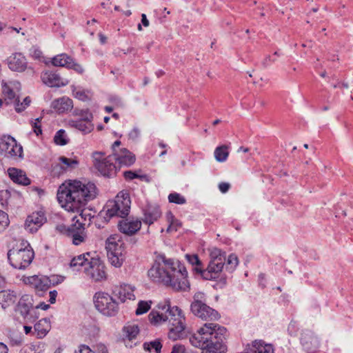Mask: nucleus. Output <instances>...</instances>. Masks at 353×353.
I'll return each instance as SVG.
<instances>
[{
	"label": "nucleus",
	"mask_w": 353,
	"mask_h": 353,
	"mask_svg": "<svg viewBox=\"0 0 353 353\" xmlns=\"http://www.w3.org/2000/svg\"><path fill=\"white\" fill-rule=\"evenodd\" d=\"M51 107L59 114L64 113L72 109L73 102L71 99L63 97L54 100L52 103Z\"/></svg>",
	"instance_id": "a878e982"
},
{
	"label": "nucleus",
	"mask_w": 353,
	"mask_h": 353,
	"mask_svg": "<svg viewBox=\"0 0 353 353\" xmlns=\"http://www.w3.org/2000/svg\"><path fill=\"white\" fill-rule=\"evenodd\" d=\"M112 156L116 165H118L119 167L130 166L136 160L135 155L125 148L119 149V152L112 154Z\"/></svg>",
	"instance_id": "f3484780"
},
{
	"label": "nucleus",
	"mask_w": 353,
	"mask_h": 353,
	"mask_svg": "<svg viewBox=\"0 0 353 353\" xmlns=\"http://www.w3.org/2000/svg\"><path fill=\"white\" fill-rule=\"evenodd\" d=\"M10 198V192L8 190L0 191V204L3 207L8 204V200Z\"/></svg>",
	"instance_id": "de8ad7c7"
},
{
	"label": "nucleus",
	"mask_w": 353,
	"mask_h": 353,
	"mask_svg": "<svg viewBox=\"0 0 353 353\" xmlns=\"http://www.w3.org/2000/svg\"><path fill=\"white\" fill-rule=\"evenodd\" d=\"M88 266L84 268L86 275L93 281H101L107 278V273L104 263L97 258L91 257Z\"/></svg>",
	"instance_id": "ddd939ff"
},
{
	"label": "nucleus",
	"mask_w": 353,
	"mask_h": 353,
	"mask_svg": "<svg viewBox=\"0 0 353 353\" xmlns=\"http://www.w3.org/2000/svg\"><path fill=\"white\" fill-rule=\"evenodd\" d=\"M123 336L129 341L135 339L139 332V329L137 325L128 324L123 328Z\"/></svg>",
	"instance_id": "f704fd0d"
},
{
	"label": "nucleus",
	"mask_w": 353,
	"mask_h": 353,
	"mask_svg": "<svg viewBox=\"0 0 353 353\" xmlns=\"http://www.w3.org/2000/svg\"><path fill=\"white\" fill-rule=\"evenodd\" d=\"M152 303L151 301H139L135 314L137 315H141L146 313L150 309Z\"/></svg>",
	"instance_id": "58836bf2"
},
{
	"label": "nucleus",
	"mask_w": 353,
	"mask_h": 353,
	"mask_svg": "<svg viewBox=\"0 0 353 353\" xmlns=\"http://www.w3.org/2000/svg\"><path fill=\"white\" fill-rule=\"evenodd\" d=\"M71 125L84 134L90 133L94 128V125L91 121L81 119L72 121Z\"/></svg>",
	"instance_id": "473e14b6"
},
{
	"label": "nucleus",
	"mask_w": 353,
	"mask_h": 353,
	"mask_svg": "<svg viewBox=\"0 0 353 353\" xmlns=\"http://www.w3.org/2000/svg\"><path fill=\"white\" fill-rule=\"evenodd\" d=\"M121 141L117 140L114 142V143L112 145V154H115L116 152L119 151V146L121 145Z\"/></svg>",
	"instance_id": "e2e57ef3"
},
{
	"label": "nucleus",
	"mask_w": 353,
	"mask_h": 353,
	"mask_svg": "<svg viewBox=\"0 0 353 353\" xmlns=\"http://www.w3.org/2000/svg\"><path fill=\"white\" fill-rule=\"evenodd\" d=\"M118 227L122 233L132 236L141 229V222L138 219L132 221L128 219L122 220L119 221Z\"/></svg>",
	"instance_id": "412c9836"
},
{
	"label": "nucleus",
	"mask_w": 353,
	"mask_h": 353,
	"mask_svg": "<svg viewBox=\"0 0 353 353\" xmlns=\"http://www.w3.org/2000/svg\"><path fill=\"white\" fill-rule=\"evenodd\" d=\"M167 218L168 221L170 222V225L167 229L168 232L172 231H176L178 228L181 226V223L179 220L174 219V215L172 214V212H168L167 214Z\"/></svg>",
	"instance_id": "a19ab883"
},
{
	"label": "nucleus",
	"mask_w": 353,
	"mask_h": 353,
	"mask_svg": "<svg viewBox=\"0 0 353 353\" xmlns=\"http://www.w3.org/2000/svg\"><path fill=\"white\" fill-rule=\"evenodd\" d=\"M50 305L45 303H41L37 306H36L35 309H41L43 310H46L49 308Z\"/></svg>",
	"instance_id": "774afa93"
},
{
	"label": "nucleus",
	"mask_w": 353,
	"mask_h": 353,
	"mask_svg": "<svg viewBox=\"0 0 353 353\" xmlns=\"http://www.w3.org/2000/svg\"><path fill=\"white\" fill-rule=\"evenodd\" d=\"M23 243L21 248H12L8 252V259L10 265L19 270L26 269L34 259V252L28 243Z\"/></svg>",
	"instance_id": "39448f33"
},
{
	"label": "nucleus",
	"mask_w": 353,
	"mask_h": 353,
	"mask_svg": "<svg viewBox=\"0 0 353 353\" xmlns=\"http://www.w3.org/2000/svg\"><path fill=\"white\" fill-rule=\"evenodd\" d=\"M72 57L68 54L63 53L54 57L52 59V64L56 67H65L68 68L72 60Z\"/></svg>",
	"instance_id": "72a5a7b5"
},
{
	"label": "nucleus",
	"mask_w": 353,
	"mask_h": 353,
	"mask_svg": "<svg viewBox=\"0 0 353 353\" xmlns=\"http://www.w3.org/2000/svg\"><path fill=\"white\" fill-rule=\"evenodd\" d=\"M186 258L188 261V262L192 264L193 266H195L193 270H194V268L198 267H203L201 261L199 260L197 255H186Z\"/></svg>",
	"instance_id": "09e8293b"
},
{
	"label": "nucleus",
	"mask_w": 353,
	"mask_h": 353,
	"mask_svg": "<svg viewBox=\"0 0 353 353\" xmlns=\"http://www.w3.org/2000/svg\"><path fill=\"white\" fill-rule=\"evenodd\" d=\"M274 61H275V60L272 59L271 57L269 55V56H267L263 59V61H262V65L264 68H267L268 66H269L270 62H274Z\"/></svg>",
	"instance_id": "338daca9"
},
{
	"label": "nucleus",
	"mask_w": 353,
	"mask_h": 353,
	"mask_svg": "<svg viewBox=\"0 0 353 353\" xmlns=\"http://www.w3.org/2000/svg\"><path fill=\"white\" fill-rule=\"evenodd\" d=\"M8 172L10 179L16 183L23 185H28L30 183V180L21 170L10 168L8 170Z\"/></svg>",
	"instance_id": "cd10ccee"
},
{
	"label": "nucleus",
	"mask_w": 353,
	"mask_h": 353,
	"mask_svg": "<svg viewBox=\"0 0 353 353\" xmlns=\"http://www.w3.org/2000/svg\"><path fill=\"white\" fill-rule=\"evenodd\" d=\"M185 321L168 324V336L172 341L182 340L188 337Z\"/></svg>",
	"instance_id": "dca6fc26"
},
{
	"label": "nucleus",
	"mask_w": 353,
	"mask_h": 353,
	"mask_svg": "<svg viewBox=\"0 0 353 353\" xmlns=\"http://www.w3.org/2000/svg\"><path fill=\"white\" fill-rule=\"evenodd\" d=\"M75 353H94V352L87 345H81L79 346V350Z\"/></svg>",
	"instance_id": "bf43d9fd"
},
{
	"label": "nucleus",
	"mask_w": 353,
	"mask_h": 353,
	"mask_svg": "<svg viewBox=\"0 0 353 353\" xmlns=\"http://www.w3.org/2000/svg\"><path fill=\"white\" fill-rule=\"evenodd\" d=\"M25 282L38 291H45L50 287V281L47 276L34 275L27 277Z\"/></svg>",
	"instance_id": "4be33fe9"
},
{
	"label": "nucleus",
	"mask_w": 353,
	"mask_h": 353,
	"mask_svg": "<svg viewBox=\"0 0 353 353\" xmlns=\"http://www.w3.org/2000/svg\"><path fill=\"white\" fill-rule=\"evenodd\" d=\"M54 141L57 145H65L68 141L64 130H59L54 137Z\"/></svg>",
	"instance_id": "37998d69"
},
{
	"label": "nucleus",
	"mask_w": 353,
	"mask_h": 353,
	"mask_svg": "<svg viewBox=\"0 0 353 353\" xmlns=\"http://www.w3.org/2000/svg\"><path fill=\"white\" fill-rule=\"evenodd\" d=\"M41 80L46 85L50 87H61L68 83L58 74L52 71H46L41 74Z\"/></svg>",
	"instance_id": "aec40b11"
},
{
	"label": "nucleus",
	"mask_w": 353,
	"mask_h": 353,
	"mask_svg": "<svg viewBox=\"0 0 353 353\" xmlns=\"http://www.w3.org/2000/svg\"><path fill=\"white\" fill-rule=\"evenodd\" d=\"M190 309L196 316L205 321H214L220 317L215 310L206 304L205 295L201 292L194 294Z\"/></svg>",
	"instance_id": "423d86ee"
},
{
	"label": "nucleus",
	"mask_w": 353,
	"mask_h": 353,
	"mask_svg": "<svg viewBox=\"0 0 353 353\" xmlns=\"http://www.w3.org/2000/svg\"><path fill=\"white\" fill-rule=\"evenodd\" d=\"M73 223L70 226L59 224L55 227V231L72 238V243L78 245L84 242L87 235L85 230V223H83L77 216L72 218Z\"/></svg>",
	"instance_id": "6e6552de"
},
{
	"label": "nucleus",
	"mask_w": 353,
	"mask_h": 353,
	"mask_svg": "<svg viewBox=\"0 0 353 353\" xmlns=\"http://www.w3.org/2000/svg\"><path fill=\"white\" fill-rule=\"evenodd\" d=\"M143 222L151 225L161 216V212L157 205L148 204L143 210Z\"/></svg>",
	"instance_id": "393cba45"
},
{
	"label": "nucleus",
	"mask_w": 353,
	"mask_h": 353,
	"mask_svg": "<svg viewBox=\"0 0 353 353\" xmlns=\"http://www.w3.org/2000/svg\"><path fill=\"white\" fill-rule=\"evenodd\" d=\"M32 129L37 135L41 134V128L40 125V119L37 118L32 123Z\"/></svg>",
	"instance_id": "603ef678"
},
{
	"label": "nucleus",
	"mask_w": 353,
	"mask_h": 353,
	"mask_svg": "<svg viewBox=\"0 0 353 353\" xmlns=\"http://www.w3.org/2000/svg\"><path fill=\"white\" fill-rule=\"evenodd\" d=\"M90 258L89 252L75 256L70 262V268H73L74 270L77 271H79L81 267H84L85 268L88 266L87 263L90 261Z\"/></svg>",
	"instance_id": "7c9ffc66"
},
{
	"label": "nucleus",
	"mask_w": 353,
	"mask_h": 353,
	"mask_svg": "<svg viewBox=\"0 0 353 353\" xmlns=\"http://www.w3.org/2000/svg\"><path fill=\"white\" fill-rule=\"evenodd\" d=\"M106 250L110 263L116 268L121 267L124 261L123 243L117 242L114 237L110 236L106 241Z\"/></svg>",
	"instance_id": "9d476101"
},
{
	"label": "nucleus",
	"mask_w": 353,
	"mask_h": 353,
	"mask_svg": "<svg viewBox=\"0 0 353 353\" xmlns=\"http://www.w3.org/2000/svg\"><path fill=\"white\" fill-rule=\"evenodd\" d=\"M238 263H239V260H238L237 256L234 254H231L228 256V257L227 259V262H226V263H225V270H228V272H231L236 268Z\"/></svg>",
	"instance_id": "79ce46f5"
},
{
	"label": "nucleus",
	"mask_w": 353,
	"mask_h": 353,
	"mask_svg": "<svg viewBox=\"0 0 353 353\" xmlns=\"http://www.w3.org/2000/svg\"><path fill=\"white\" fill-rule=\"evenodd\" d=\"M97 353H108L107 347L103 344H98L97 345Z\"/></svg>",
	"instance_id": "0e129e2a"
},
{
	"label": "nucleus",
	"mask_w": 353,
	"mask_h": 353,
	"mask_svg": "<svg viewBox=\"0 0 353 353\" xmlns=\"http://www.w3.org/2000/svg\"><path fill=\"white\" fill-rule=\"evenodd\" d=\"M74 96L76 98L83 101H85L88 99L87 95L83 91H77L74 93Z\"/></svg>",
	"instance_id": "680f3d73"
},
{
	"label": "nucleus",
	"mask_w": 353,
	"mask_h": 353,
	"mask_svg": "<svg viewBox=\"0 0 353 353\" xmlns=\"http://www.w3.org/2000/svg\"><path fill=\"white\" fill-rule=\"evenodd\" d=\"M131 201L129 194L126 191H121L114 200H109L105 207V219L113 217L124 218L129 214Z\"/></svg>",
	"instance_id": "20e7f679"
},
{
	"label": "nucleus",
	"mask_w": 353,
	"mask_h": 353,
	"mask_svg": "<svg viewBox=\"0 0 353 353\" xmlns=\"http://www.w3.org/2000/svg\"><path fill=\"white\" fill-rule=\"evenodd\" d=\"M168 200L169 202L176 204H184L186 202L185 197L176 192L170 194L168 196Z\"/></svg>",
	"instance_id": "a18cd8bd"
},
{
	"label": "nucleus",
	"mask_w": 353,
	"mask_h": 353,
	"mask_svg": "<svg viewBox=\"0 0 353 353\" xmlns=\"http://www.w3.org/2000/svg\"><path fill=\"white\" fill-rule=\"evenodd\" d=\"M51 327L50 322L47 319L39 320L34 326V332L37 338H43L50 331Z\"/></svg>",
	"instance_id": "c756f323"
},
{
	"label": "nucleus",
	"mask_w": 353,
	"mask_h": 353,
	"mask_svg": "<svg viewBox=\"0 0 353 353\" xmlns=\"http://www.w3.org/2000/svg\"><path fill=\"white\" fill-rule=\"evenodd\" d=\"M214 154L217 161L224 162L227 160L229 155L228 147L225 145L219 146L215 149Z\"/></svg>",
	"instance_id": "e433bc0d"
},
{
	"label": "nucleus",
	"mask_w": 353,
	"mask_h": 353,
	"mask_svg": "<svg viewBox=\"0 0 353 353\" xmlns=\"http://www.w3.org/2000/svg\"><path fill=\"white\" fill-rule=\"evenodd\" d=\"M8 68L15 72H23L27 68L26 57L19 52L12 54L7 59Z\"/></svg>",
	"instance_id": "a211bd4d"
},
{
	"label": "nucleus",
	"mask_w": 353,
	"mask_h": 353,
	"mask_svg": "<svg viewBox=\"0 0 353 353\" xmlns=\"http://www.w3.org/2000/svg\"><path fill=\"white\" fill-rule=\"evenodd\" d=\"M227 330L225 327L218 328L215 333L214 339L212 340L203 350L202 353H226L227 347L224 344V340L226 339Z\"/></svg>",
	"instance_id": "2eb2a0df"
},
{
	"label": "nucleus",
	"mask_w": 353,
	"mask_h": 353,
	"mask_svg": "<svg viewBox=\"0 0 353 353\" xmlns=\"http://www.w3.org/2000/svg\"><path fill=\"white\" fill-rule=\"evenodd\" d=\"M105 154L101 152H94L92 154L94 164L101 174L105 176H111L116 173L117 165L112 155L104 158Z\"/></svg>",
	"instance_id": "9b49d317"
},
{
	"label": "nucleus",
	"mask_w": 353,
	"mask_h": 353,
	"mask_svg": "<svg viewBox=\"0 0 353 353\" xmlns=\"http://www.w3.org/2000/svg\"><path fill=\"white\" fill-rule=\"evenodd\" d=\"M163 310H167L168 322L169 323H176L185 321V317L183 314L182 310L177 306L171 307L169 302H164L161 306Z\"/></svg>",
	"instance_id": "6ab92c4d"
},
{
	"label": "nucleus",
	"mask_w": 353,
	"mask_h": 353,
	"mask_svg": "<svg viewBox=\"0 0 353 353\" xmlns=\"http://www.w3.org/2000/svg\"><path fill=\"white\" fill-rule=\"evenodd\" d=\"M93 299L95 307L103 315L114 316L118 313V303L108 293L98 292Z\"/></svg>",
	"instance_id": "1a4fd4ad"
},
{
	"label": "nucleus",
	"mask_w": 353,
	"mask_h": 353,
	"mask_svg": "<svg viewBox=\"0 0 353 353\" xmlns=\"http://www.w3.org/2000/svg\"><path fill=\"white\" fill-rule=\"evenodd\" d=\"M0 152L8 158H17L22 156L23 149L13 137L3 136L0 139Z\"/></svg>",
	"instance_id": "4468645a"
},
{
	"label": "nucleus",
	"mask_w": 353,
	"mask_h": 353,
	"mask_svg": "<svg viewBox=\"0 0 353 353\" xmlns=\"http://www.w3.org/2000/svg\"><path fill=\"white\" fill-rule=\"evenodd\" d=\"M140 136V130L138 128H134L128 134V137L132 141H137Z\"/></svg>",
	"instance_id": "5fc2aeb1"
},
{
	"label": "nucleus",
	"mask_w": 353,
	"mask_h": 353,
	"mask_svg": "<svg viewBox=\"0 0 353 353\" xmlns=\"http://www.w3.org/2000/svg\"><path fill=\"white\" fill-rule=\"evenodd\" d=\"M26 219L28 220V223H33L36 226H39V228L46 221V218L43 213L40 212L32 213L31 215L28 216Z\"/></svg>",
	"instance_id": "4c0bfd02"
},
{
	"label": "nucleus",
	"mask_w": 353,
	"mask_h": 353,
	"mask_svg": "<svg viewBox=\"0 0 353 353\" xmlns=\"http://www.w3.org/2000/svg\"><path fill=\"white\" fill-rule=\"evenodd\" d=\"M230 187V184L225 182L220 183L219 185V190L223 193L227 192L229 190Z\"/></svg>",
	"instance_id": "052dcab7"
},
{
	"label": "nucleus",
	"mask_w": 353,
	"mask_h": 353,
	"mask_svg": "<svg viewBox=\"0 0 353 353\" xmlns=\"http://www.w3.org/2000/svg\"><path fill=\"white\" fill-rule=\"evenodd\" d=\"M9 223L8 215L0 210V232H3L8 228Z\"/></svg>",
	"instance_id": "49530a36"
},
{
	"label": "nucleus",
	"mask_w": 353,
	"mask_h": 353,
	"mask_svg": "<svg viewBox=\"0 0 353 353\" xmlns=\"http://www.w3.org/2000/svg\"><path fill=\"white\" fill-rule=\"evenodd\" d=\"M16 310L27 323H32L38 318L36 310L33 309V298L31 295H23L18 302Z\"/></svg>",
	"instance_id": "f8f14e48"
},
{
	"label": "nucleus",
	"mask_w": 353,
	"mask_h": 353,
	"mask_svg": "<svg viewBox=\"0 0 353 353\" xmlns=\"http://www.w3.org/2000/svg\"><path fill=\"white\" fill-rule=\"evenodd\" d=\"M30 99L28 97L23 99L22 103H20L19 99H14V108L17 112H22L26 107L30 105Z\"/></svg>",
	"instance_id": "c03bdc74"
},
{
	"label": "nucleus",
	"mask_w": 353,
	"mask_h": 353,
	"mask_svg": "<svg viewBox=\"0 0 353 353\" xmlns=\"http://www.w3.org/2000/svg\"><path fill=\"white\" fill-rule=\"evenodd\" d=\"M67 68L72 69L79 74H82L84 72V69H83V66L81 65H80L79 63L75 62L73 60V59H72V60L70 63V65Z\"/></svg>",
	"instance_id": "8fccbe9b"
},
{
	"label": "nucleus",
	"mask_w": 353,
	"mask_h": 353,
	"mask_svg": "<svg viewBox=\"0 0 353 353\" xmlns=\"http://www.w3.org/2000/svg\"><path fill=\"white\" fill-rule=\"evenodd\" d=\"M223 326L214 323H205L200 327L196 333L193 334L189 339L190 343L195 347L203 350L212 339L218 328H223Z\"/></svg>",
	"instance_id": "0eeeda50"
},
{
	"label": "nucleus",
	"mask_w": 353,
	"mask_h": 353,
	"mask_svg": "<svg viewBox=\"0 0 353 353\" xmlns=\"http://www.w3.org/2000/svg\"><path fill=\"white\" fill-rule=\"evenodd\" d=\"M123 176L126 180H132L140 177L137 174L131 170L124 172Z\"/></svg>",
	"instance_id": "13d9d810"
},
{
	"label": "nucleus",
	"mask_w": 353,
	"mask_h": 353,
	"mask_svg": "<svg viewBox=\"0 0 353 353\" xmlns=\"http://www.w3.org/2000/svg\"><path fill=\"white\" fill-rule=\"evenodd\" d=\"M97 187L91 182L69 180L62 183L57 191V200L68 212H79L97 196Z\"/></svg>",
	"instance_id": "f03ea898"
},
{
	"label": "nucleus",
	"mask_w": 353,
	"mask_h": 353,
	"mask_svg": "<svg viewBox=\"0 0 353 353\" xmlns=\"http://www.w3.org/2000/svg\"><path fill=\"white\" fill-rule=\"evenodd\" d=\"M17 300V295L14 291L2 290L0 292V304L3 308L12 305Z\"/></svg>",
	"instance_id": "2f4dec72"
},
{
	"label": "nucleus",
	"mask_w": 353,
	"mask_h": 353,
	"mask_svg": "<svg viewBox=\"0 0 353 353\" xmlns=\"http://www.w3.org/2000/svg\"><path fill=\"white\" fill-rule=\"evenodd\" d=\"M59 163L54 165V170H55L56 168L59 169V170L57 172L58 174H61L64 172L72 170L75 168L79 164L77 160L74 159H69L65 157H60L59 158Z\"/></svg>",
	"instance_id": "bb28decb"
},
{
	"label": "nucleus",
	"mask_w": 353,
	"mask_h": 353,
	"mask_svg": "<svg viewBox=\"0 0 353 353\" xmlns=\"http://www.w3.org/2000/svg\"><path fill=\"white\" fill-rule=\"evenodd\" d=\"M113 293L121 302H124L127 299H134L135 297L134 294V288L131 285L127 284L116 286L114 289Z\"/></svg>",
	"instance_id": "b1692460"
},
{
	"label": "nucleus",
	"mask_w": 353,
	"mask_h": 353,
	"mask_svg": "<svg viewBox=\"0 0 353 353\" xmlns=\"http://www.w3.org/2000/svg\"><path fill=\"white\" fill-rule=\"evenodd\" d=\"M171 353H192L183 345L176 344L172 347Z\"/></svg>",
	"instance_id": "3c124183"
},
{
	"label": "nucleus",
	"mask_w": 353,
	"mask_h": 353,
	"mask_svg": "<svg viewBox=\"0 0 353 353\" xmlns=\"http://www.w3.org/2000/svg\"><path fill=\"white\" fill-rule=\"evenodd\" d=\"M80 115L81 117V120H86L88 121H91L93 119L92 114L88 110H83L81 111Z\"/></svg>",
	"instance_id": "864d4df0"
},
{
	"label": "nucleus",
	"mask_w": 353,
	"mask_h": 353,
	"mask_svg": "<svg viewBox=\"0 0 353 353\" xmlns=\"http://www.w3.org/2000/svg\"><path fill=\"white\" fill-rule=\"evenodd\" d=\"M210 261L206 269L203 267L195 268L194 271L205 280H213L221 276V272L226 261V254L221 250L214 248L210 254Z\"/></svg>",
	"instance_id": "7ed1b4c3"
},
{
	"label": "nucleus",
	"mask_w": 353,
	"mask_h": 353,
	"mask_svg": "<svg viewBox=\"0 0 353 353\" xmlns=\"http://www.w3.org/2000/svg\"><path fill=\"white\" fill-rule=\"evenodd\" d=\"M39 227L36 226L33 223H28L26 219L25 223V229L30 233H34L39 230Z\"/></svg>",
	"instance_id": "6e6d98bb"
},
{
	"label": "nucleus",
	"mask_w": 353,
	"mask_h": 353,
	"mask_svg": "<svg viewBox=\"0 0 353 353\" xmlns=\"http://www.w3.org/2000/svg\"><path fill=\"white\" fill-rule=\"evenodd\" d=\"M49 295H50L49 302L50 303H54L56 301L57 296V292L56 290L50 291L49 293Z\"/></svg>",
	"instance_id": "69168bd1"
},
{
	"label": "nucleus",
	"mask_w": 353,
	"mask_h": 353,
	"mask_svg": "<svg viewBox=\"0 0 353 353\" xmlns=\"http://www.w3.org/2000/svg\"><path fill=\"white\" fill-rule=\"evenodd\" d=\"M48 278L50 281V286L61 283L63 281V277L60 276L52 275Z\"/></svg>",
	"instance_id": "4d7b16f0"
},
{
	"label": "nucleus",
	"mask_w": 353,
	"mask_h": 353,
	"mask_svg": "<svg viewBox=\"0 0 353 353\" xmlns=\"http://www.w3.org/2000/svg\"><path fill=\"white\" fill-rule=\"evenodd\" d=\"M248 353H274L270 344H265L263 341H254L248 348Z\"/></svg>",
	"instance_id": "c85d7f7f"
},
{
	"label": "nucleus",
	"mask_w": 353,
	"mask_h": 353,
	"mask_svg": "<svg viewBox=\"0 0 353 353\" xmlns=\"http://www.w3.org/2000/svg\"><path fill=\"white\" fill-rule=\"evenodd\" d=\"M144 349L149 352L154 351L155 353H161L162 345L159 340H154L150 343H145Z\"/></svg>",
	"instance_id": "ea45409f"
},
{
	"label": "nucleus",
	"mask_w": 353,
	"mask_h": 353,
	"mask_svg": "<svg viewBox=\"0 0 353 353\" xmlns=\"http://www.w3.org/2000/svg\"><path fill=\"white\" fill-rule=\"evenodd\" d=\"M154 283L170 288L176 292H186L190 289L188 271L179 261L159 255L148 272Z\"/></svg>",
	"instance_id": "f257e3e1"
},
{
	"label": "nucleus",
	"mask_w": 353,
	"mask_h": 353,
	"mask_svg": "<svg viewBox=\"0 0 353 353\" xmlns=\"http://www.w3.org/2000/svg\"><path fill=\"white\" fill-rule=\"evenodd\" d=\"M163 303L157 305V309L152 310L148 315L150 322L154 325H159L165 321H168L167 310H163Z\"/></svg>",
	"instance_id": "5701e85b"
},
{
	"label": "nucleus",
	"mask_w": 353,
	"mask_h": 353,
	"mask_svg": "<svg viewBox=\"0 0 353 353\" xmlns=\"http://www.w3.org/2000/svg\"><path fill=\"white\" fill-rule=\"evenodd\" d=\"M3 94L5 97V101H6V104L13 103L14 105V99H19L15 92L6 83L3 85Z\"/></svg>",
	"instance_id": "c9c22d12"
}]
</instances>
